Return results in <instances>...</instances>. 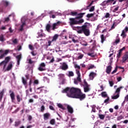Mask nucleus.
Masks as SVG:
<instances>
[{"instance_id": "1", "label": "nucleus", "mask_w": 128, "mask_h": 128, "mask_svg": "<svg viewBox=\"0 0 128 128\" xmlns=\"http://www.w3.org/2000/svg\"><path fill=\"white\" fill-rule=\"evenodd\" d=\"M66 96L68 98H78L80 100H84L86 96L82 92V90L78 88H74L72 87L70 90V94H67Z\"/></svg>"}, {"instance_id": "2", "label": "nucleus", "mask_w": 128, "mask_h": 128, "mask_svg": "<svg viewBox=\"0 0 128 128\" xmlns=\"http://www.w3.org/2000/svg\"><path fill=\"white\" fill-rule=\"evenodd\" d=\"M88 23L86 22L83 26L76 27V28L78 30V34H84L86 36H88L90 34V28H88Z\"/></svg>"}, {"instance_id": "3", "label": "nucleus", "mask_w": 128, "mask_h": 128, "mask_svg": "<svg viewBox=\"0 0 128 128\" xmlns=\"http://www.w3.org/2000/svg\"><path fill=\"white\" fill-rule=\"evenodd\" d=\"M70 26H74V24H82L84 20V19H80L78 20L77 18H70Z\"/></svg>"}, {"instance_id": "4", "label": "nucleus", "mask_w": 128, "mask_h": 128, "mask_svg": "<svg viewBox=\"0 0 128 128\" xmlns=\"http://www.w3.org/2000/svg\"><path fill=\"white\" fill-rule=\"evenodd\" d=\"M124 87L122 86H120L119 88H117L115 92V96L112 97V100H117V98H120V90H122V88H124Z\"/></svg>"}, {"instance_id": "5", "label": "nucleus", "mask_w": 128, "mask_h": 128, "mask_svg": "<svg viewBox=\"0 0 128 128\" xmlns=\"http://www.w3.org/2000/svg\"><path fill=\"white\" fill-rule=\"evenodd\" d=\"M83 86L84 92H88L90 90V86L88 84V82H86V80H84Z\"/></svg>"}, {"instance_id": "6", "label": "nucleus", "mask_w": 128, "mask_h": 128, "mask_svg": "<svg viewBox=\"0 0 128 128\" xmlns=\"http://www.w3.org/2000/svg\"><path fill=\"white\" fill-rule=\"evenodd\" d=\"M112 61L110 60V62L108 64V66L106 67V72L108 74H110V72H112Z\"/></svg>"}, {"instance_id": "7", "label": "nucleus", "mask_w": 128, "mask_h": 128, "mask_svg": "<svg viewBox=\"0 0 128 128\" xmlns=\"http://www.w3.org/2000/svg\"><path fill=\"white\" fill-rule=\"evenodd\" d=\"M128 60V52H126V54L123 56L122 59V62L123 64L124 62H126V60Z\"/></svg>"}, {"instance_id": "8", "label": "nucleus", "mask_w": 128, "mask_h": 128, "mask_svg": "<svg viewBox=\"0 0 128 128\" xmlns=\"http://www.w3.org/2000/svg\"><path fill=\"white\" fill-rule=\"evenodd\" d=\"M84 14H86L85 12L80 14L77 13V15L76 17V18H77L78 20H80V18H82L84 16Z\"/></svg>"}, {"instance_id": "9", "label": "nucleus", "mask_w": 128, "mask_h": 128, "mask_svg": "<svg viewBox=\"0 0 128 128\" xmlns=\"http://www.w3.org/2000/svg\"><path fill=\"white\" fill-rule=\"evenodd\" d=\"M50 118V114L49 112H46L44 114V120H48Z\"/></svg>"}, {"instance_id": "10", "label": "nucleus", "mask_w": 128, "mask_h": 128, "mask_svg": "<svg viewBox=\"0 0 128 128\" xmlns=\"http://www.w3.org/2000/svg\"><path fill=\"white\" fill-rule=\"evenodd\" d=\"M60 21H58L56 23L53 24L52 28V30H54L58 28L56 26H60Z\"/></svg>"}, {"instance_id": "11", "label": "nucleus", "mask_w": 128, "mask_h": 128, "mask_svg": "<svg viewBox=\"0 0 128 128\" xmlns=\"http://www.w3.org/2000/svg\"><path fill=\"white\" fill-rule=\"evenodd\" d=\"M76 74L78 75V77L76 80L79 82H82V78H80V72L79 70H77Z\"/></svg>"}, {"instance_id": "12", "label": "nucleus", "mask_w": 128, "mask_h": 128, "mask_svg": "<svg viewBox=\"0 0 128 128\" xmlns=\"http://www.w3.org/2000/svg\"><path fill=\"white\" fill-rule=\"evenodd\" d=\"M17 60V64L20 66V60H22V54H20L16 56Z\"/></svg>"}, {"instance_id": "13", "label": "nucleus", "mask_w": 128, "mask_h": 128, "mask_svg": "<svg viewBox=\"0 0 128 128\" xmlns=\"http://www.w3.org/2000/svg\"><path fill=\"white\" fill-rule=\"evenodd\" d=\"M67 109H68V112H70V114H72V112H74V109L72 106H70L68 105Z\"/></svg>"}, {"instance_id": "14", "label": "nucleus", "mask_w": 128, "mask_h": 128, "mask_svg": "<svg viewBox=\"0 0 128 128\" xmlns=\"http://www.w3.org/2000/svg\"><path fill=\"white\" fill-rule=\"evenodd\" d=\"M112 2H114V0H108L104 1L102 3V6H104L106 4H107Z\"/></svg>"}, {"instance_id": "15", "label": "nucleus", "mask_w": 128, "mask_h": 128, "mask_svg": "<svg viewBox=\"0 0 128 128\" xmlns=\"http://www.w3.org/2000/svg\"><path fill=\"white\" fill-rule=\"evenodd\" d=\"M12 63H10L8 66H7V68H6V72H8L10 70H12Z\"/></svg>"}, {"instance_id": "16", "label": "nucleus", "mask_w": 128, "mask_h": 128, "mask_svg": "<svg viewBox=\"0 0 128 128\" xmlns=\"http://www.w3.org/2000/svg\"><path fill=\"white\" fill-rule=\"evenodd\" d=\"M68 64H66L65 62H64L62 65V70H68Z\"/></svg>"}, {"instance_id": "17", "label": "nucleus", "mask_w": 128, "mask_h": 128, "mask_svg": "<svg viewBox=\"0 0 128 128\" xmlns=\"http://www.w3.org/2000/svg\"><path fill=\"white\" fill-rule=\"evenodd\" d=\"M72 88H68V87H67V88H66L65 89H64L62 90V92L63 93V94H64V92H66V94H68V92H69V90H70V89H71Z\"/></svg>"}, {"instance_id": "18", "label": "nucleus", "mask_w": 128, "mask_h": 128, "mask_svg": "<svg viewBox=\"0 0 128 128\" xmlns=\"http://www.w3.org/2000/svg\"><path fill=\"white\" fill-rule=\"evenodd\" d=\"M10 96L11 98V100L12 102H14V100H16V98H14V92H12V90H11V94H10Z\"/></svg>"}, {"instance_id": "19", "label": "nucleus", "mask_w": 128, "mask_h": 128, "mask_svg": "<svg viewBox=\"0 0 128 128\" xmlns=\"http://www.w3.org/2000/svg\"><path fill=\"white\" fill-rule=\"evenodd\" d=\"M100 38H101V42L102 44H103V42H104V41L106 40V38L104 36V34H102L100 35Z\"/></svg>"}, {"instance_id": "20", "label": "nucleus", "mask_w": 128, "mask_h": 128, "mask_svg": "<svg viewBox=\"0 0 128 128\" xmlns=\"http://www.w3.org/2000/svg\"><path fill=\"white\" fill-rule=\"evenodd\" d=\"M2 4L4 5V6H6V8L8 6V5L10 4V2L6 0H2Z\"/></svg>"}, {"instance_id": "21", "label": "nucleus", "mask_w": 128, "mask_h": 128, "mask_svg": "<svg viewBox=\"0 0 128 128\" xmlns=\"http://www.w3.org/2000/svg\"><path fill=\"white\" fill-rule=\"evenodd\" d=\"M58 76L60 82L64 78V74H60Z\"/></svg>"}, {"instance_id": "22", "label": "nucleus", "mask_w": 128, "mask_h": 128, "mask_svg": "<svg viewBox=\"0 0 128 128\" xmlns=\"http://www.w3.org/2000/svg\"><path fill=\"white\" fill-rule=\"evenodd\" d=\"M50 24H46V30H47V32H50Z\"/></svg>"}, {"instance_id": "23", "label": "nucleus", "mask_w": 128, "mask_h": 128, "mask_svg": "<svg viewBox=\"0 0 128 128\" xmlns=\"http://www.w3.org/2000/svg\"><path fill=\"white\" fill-rule=\"evenodd\" d=\"M4 90H2V92H0V100H2V97L4 96Z\"/></svg>"}, {"instance_id": "24", "label": "nucleus", "mask_w": 128, "mask_h": 128, "mask_svg": "<svg viewBox=\"0 0 128 128\" xmlns=\"http://www.w3.org/2000/svg\"><path fill=\"white\" fill-rule=\"evenodd\" d=\"M101 96L102 98H108V94H106V92H104L101 93Z\"/></svg>"}, {"instance_id": "25", "label": "nucleus", "mask_w": 128, "mask_h": 128, "mask_svg": "<svg viewBox=\"0 0 128 128\" xmlns=\"http://www.w3.org/2000/svg\"><path fill=\"white\" fill-rule=\"evenodd\" d=\"M58 38V34H56L52 38V42H56L57 38Z\"/></svg>"}, {"instance_id": "26", "label": "nucleus", "mask_w": 128, "mask_h": 128, "mask_svg": "<svg viewBox=\"0 0 128 128\" xmlns=\"http://www.w3.org/2000/svg\"><path fill=\"white\" fill-rule=\"evenodd\" d=\"M88 56H91V58H94L96 56V54H94V52H93L92 53H88Z\"/></svg>"}, {"instance_id": "27", "label": "nucleus", "mask_w": 128, "mask_h": 128, "mask_svg": "<svg viewBox=\"0 0 128 128\" xmlns=\"http://www.w3.org/2000/svg\"><path fill=\"white\" fill-rule=\"evenodd\" d=\"M22 82L24 86H26V84H28L27 80L24 79V77L22 78Z\"/></svg>"}, {"instance_id": "28", "label": "nucleus", "mask_w": 128, "mask_h": 128, "mask_svg": "<svg viewBox=\"0 0 128 128\" xmlns=\"http://www.w3.org/2000/svg\"><path fill=\"white\" fill-rule=\"evenodd\" d=\"M16 97L18 102H20V100H22V98H20V96L19 94L16 95Z\"/></svg>"}, {"instance_id": "29", "label": "nucleus", "mask_w": 128, "mask_h": 128, "mask_svg": "<svg viewBox=\"0 0 128 128\" xmlns=\"http://www.w3.org/2000/svg\"><path fill=\"white\" fill-rule=\"evenodd\" d=\"M70 14L72 16H78V12H72Z\"/></svg>"}, {"instance_id": "30", "label": "nucleus", "mask_w": 128, "mask_h": 128, "mask_svg": "<svg viewBox=\"0 0 128 128\" xmlns=\"http://www.w3.org/2000/svg\"><path fill=\"white\" fill-rule=\"evenodd\" d=\"M50 124H52V126H54L56 124V120L52 119L50 120Z\"/></svg>"}, {"instance_id": "31", "label": "nucleus", "mask_w": 128, "mask_h": 128, "mask_svg": "<svg viewBox=\"0 0 128 128\" xmlns=\"http://www.w3.org/2000/svg\"><path fill=\"white\" fill-rule=\"evenodd\" d=\"M10 56H7L5 58V60H4V62H6L7 64L10 62Z\"/></svg>"}, {"instance_id": "32", "label": "nucleus", "mask_w": 128, "mask_h": 128, "mask_svg": "<svg viewBox=\"0 0 128 128\" xmlns=\"http://www.w3.org/2000/svg\"><path fill=\"white\" fill-rule=\"evenodd\" d=\"M42 88L40 87L37 88V94H40L42 92Z\"/></svg>"}, {"instance_id": "33", "label": "nucleus", "mask_w": 128, "mask_h": 128, "mask_svg": "<svg viewBox=\"0 0 128 128\" xmlns=\"http://www.w3.org/2000/svg\"><path fill=\"white\" fill-rule=\"evenodd\" d=\"M121 36H122V38H126V31L124 30H122L121 34Z\"/></svg>"}, {"instance_id": "34", "label": "nucleus", "mask_w": 128, "mask_h": 128, "mask_svg": "<svg viewBox=\"0 0 128 128\" xmlns=\"http://www.w3.org/2000/svg\"><path fill=\"white\" fill-rule=\"evenodd\" d=\"M74 68H77V70H76V72H77V70H80V66H78V65L76 64H74Z\"/></svg>"}, {"instance_id": "35", "label": "nucleus", "mask_w": 128, "mask_h": 128, "mask_svg": "<svg viewBox=\"0 0 128 128\" xmlns=\"http://www.w3.org/2000/svg\"><path fill=\"white\" fill-rule=\"evenodd\" d=\"M74 76V72L72 71H69L68 72V75L69 76Z\"/></svg>"}, {"instance_id": "36", "label": "nucleus", "mask_w": 128, "mask_h": 128, "mask_svg": "<svg viewBox=\"0 0 128 128\" xmlns=\"http://www.w3.org/2000/svg\"><path fill=\"white\" fill-rule=\"evenodd\" d=\"M20 124V121H17L15 122L14 126H18Z\"/></svg>"}, {"instance_id": "37", "label": "nucleus", "mask_w": 128, "mask_h": 128, "mask_svg": "<svg viewBox=\"0 0 128 128\" xmlns=\"http://www.w3.org/2000/svg\"><path fill=\"white\" fill-rule=\"evenodd\" d=\"M7 64H8V63L4 60H3V61H2V62H0V66H2V65L4 66V65Z\"/></svg>"}, {"instance_id": "38", "label": "nucleus", "mask_w": 128, "mask_h": 128, "mask_svg": "<svg viewBox=\"0 0 128 128\" xmlns=\"http://www.w3.org/2000/svg\"><path fill=\"white\" fill-rule=\"evenodd\" d=\"M44 110H46V108L43 105V106H41V108H40V112H44Z\"/></svg>"}, {"instance_id": "39", "label": "nucleus", "mask_w": 128, "mask_h": 128, "mask_svg": "<svg viewBox=\"0 0 128 128\" xmlns=\"http://www.w3.org/2000/svg\"><path fill=\"white\" fill-rule=\"evenodd\" d=\"M90 77L94 78V72H92L90 74Z\"/></svg>"}, {"instance_id": "40", "label": "nucleus", "mask_w": 128, "mask_h": 128, "mask_svg": "<svg viewBox=\"0 0 128 128\" xmlns=\"http://www.w3.org/2000/svg\"><path fill=\"white\" fill-rule=\"evenodd\" d=\"M58 106L60 108H62V110H64V106H62V105L60 104H58Z\"/></svg>"}, {"instance_id": "41", "label": "nucleus", "mask_w": 128, "mask_h": 128, "mask_svg": "<svg viewBox=\"0 0 128 128\" xmlns=\"http://www.w3.org/2000/svg\"><path fill=\"white\" fill-rule=\"evenodd\" d=\"M99 118L100 120H104V115L99 114Z\"/></svg>"}, {"instance_id": "42", "label": "nucleus", "mask_w": 128, "mask_h": 128, "mask_svg": "<svg viewBox=\"0 0 128 128\" xmlns=\"http://www.w3.org/2000/svg\"><path fill=\"white\" fill-rule=\"evenodd\" d=\"M0 42H4V35H1L0 36Z\"/></svg>"}, {"instance_id": "43", "label": "nucleus", "mask_w": 128, "mask_h": 128, "mask_svg": "<svg viewBox=\"0 0 128 128\" xmlns=\"http://www.w3.org/2000/svg\"><path fill=\"white\" fill-rule=\"evenodd\" d=\"M28 47L30 50H34V46H32V44H29Z\"/></svg>"}, {"instance_id": "44", "label": "nucleus", "mask_w": 128, "mask_h": 128, "mask_svg": "<svg viewBox=\"0 0 128 128\" xmlns=\"http://www.w3.org/2000/svg\"><path fill=\"white\" fill-rule=\"evenodd\" d=\"M120 56H122V52H119L118 54H117L116 58L118 60Z\"/></svg>"}, {"instance_id": "45", "label": "nucleus", "mask_w": 128, "mask_h": 128, "mask_svg": "<svg viewBox=\"0 0 128 128\" xmlns=\"http://www.w3.org/2000/svg\"><path fill=\"white\" fill-rule=\"evenodd\" d=\"M92 16H94V14H88L86 15V17L88 18H92Z\"/></svg>"}, {"instance_id": "46", "label": "nucleus", "mask_w": 128, "mask_h": 128, "mask_svg": "<svg viewBox=\"0 0 128 128\" xmlns=\"http://www.w3.org/2000/svg\"><path fill=\"white\" fill-rule=\"evenodd\" d=\"M110 101V97L108 96L107 98L104 100V104H108V102Z\"/></svg>"}, {"instance_id": "47", "label": "nucleus", "mask_w": 128, "mask_h": 128, "mask_svg": "<svg viewBox=\"0 0 128 128\" xmlns=\"http://www.w3.org/2000/svg\"><path fill=\"white\" fill-rule=\"evenodd\" d=\"M6 54L4 53H3L0 56V60H2V58H4L6 56Z\"/></svg>"}, {"instance_id": "48", "label": "nucleus", "mask_w": 128, "mask_h": 128, "mask_svg": "<svg viewBox=\"0 0 128 128\" xmlns=\"http://www.w3.org/2000/svg\"><path fill=\"white\" fill-rule=\"evenodd\" d=\"M38 70L40 72H44V70H45L44 68L40 66L38 68Z\"/></svg>"}, {"instance_id": "49", "label": "nucleus", "mask_w": 128, "mask_h": 128, "mask_svg": "<svg viewBox=\"0 0 128 128\" xmlns=\"http://www.w3.org/2000/svg\"><path fill=\"white\" fill-rule=\"evenodd\" d=\"M84 58V54H81L78 56V60H82V58Z\"/></svg>"}, {"instance_id": "50", "label": "nucleus", "mask_w": 128, "mask_h": 128, "mask_svg": "<svg viewBox=\"0 0 128 128\" xmlns=\"http://www.w3.org/2000/svg\"><path fill=\"white\" fill-rule=\"evenodd\" d=\"M34 63V61L32 60V59H29L28 60V64H32Z\"/></svg>"}, {"instance_id": "51", "label": "nucleus", "mask_w": 128, "mask_h": 128, "mask_svg": "<svg viewBox=\"0 0 128 128\" xmlns=\"http://www.w3.org/2000/svg\"><path fill=\"white\" fill-rule=\"evenodd\" d=\"M118 72V67H116L114 70H113L112 72V74H116Z\"/></svg>"}, {"instance_id": "52", "label": "nucleus", "mask_w": 128, "mask_h": 128, "mask_svg": "<svg viewBox=\"0 0 128 128\" xmlns=\"http://www.w3.org/2000/svg\"><path fill=\"white\" fill-rule=\"evenodd\" d=\"M60 82H61V84H64L66 82V79H64H64L61 80Z\"/></svg>"}, {"instance_id": "53", "label": "nucleus", "mask_w": 128, "mask_h": 128, "mask_svg": "<svg viewBox=\"0 0 128 128\" xmlns=\"http://www.w3.org/2000/svg\"><path fill=\"white\" fill-rule=\"evenodd\" d=\"M122 118H124V116H120L118 117L117 120H122Z\"/></svg>"}, {"instance_id": "54", "label": "nucleus", "mask_w": 128, "mask_h": 128, "mask_svg": "<svg viewBox=\"0 0 128 128\" xmlns=\"http://www.w3.org/2000/svg\"><path fill=\"white\" fill-rule=\"evenodd\" d=\"M120 8V6H118L116 8H115L114 10H113V12H118V8Z\"/></svg>"}, {"instance_id": "55", "label": "nucleus", "mask_w": 128, "mask_h": 128, "mask_svg": "<svg viewBox=\"0 0 128 128\" xmlns=\"http://www.w3.org/2000/svg\"><path fill=\"white\" fill-rule=\"evenodd\" d=\"M40 66L42 68H46V64L44 62H42L40 64Z\"/></svg>"}, {"instance_id": "56", "label": "nucleus", "mask_w": 128, "mask_h": 128, "mask_svg": "<svg viewBox=\"0 0 128 128\" xmlns=\"http://www.w3.org/2000/svg\"><path fill=\"white\" fill-rule=\"evenodd\" d=\"M109 84H110V86H114V81L109 80Z\"/></svg>"}, {"instance_id": "57", "label": "nucleus", "mask_w": 128, "mask_h": 128, "mask_svg": "<svg viewBox=\"0 0 128 128\" xmlns=\"http://www.w3.org/2000/svg\"><path fill=\"white\" fill-rule=\"evenodd\" d=\"M126 50V47H123L119 50V52H121V54H122V50Z\"/></svg>"}, {"instance_id": "58", "label": "nucleus", "mask_w": 128, "mask_h": 128, "mask_svg": "<svg viewBox=\"0 0 128 128\" xmlns=\"http://www.w3.org/2000/svg\"><path fill=\"white\" fill-rule=\"evenodd\" d=\"M94 6H92L90 8V10H89V12H94Z\"/></svg>"}, {"instance_id": "59", "label": "nucleus", "mask_w": 128, "mask_h": 128, "mask_svg": "<svg viewBox=\"0 0 128 128\" xmlns=\"http://www.w3.org/2000/svg\"><path fill=\"white\" fill-rule=\"evenodd\" d=\"M120 42V40L119 38H118V39H116V40H115V44H118V43Z\"/></svg>"}, {"instance_id": "60", "label": "nucleus", "mask_w": 128, "mask_h": 128, "mask_svg": "<svg viewBox=\"0 0 128 128\" xmlns=\"http://www.w3.org/2000/svg\"><path fill=\"white\" fill-rule=\"evenodd\" d=\"M94 68V66L92 65V64H91L88 67V70H92V68Z\"/></svg>"}, {"instance_id": "61", "label": "nucleus", "mask_w": 128, "mask_h": 128, "mask_svg": "<svg viewBox=\"0 0 128 128\" xmlns=\"http://www.w3.org/2000/svg\"><path fill=\"white\" fill-rule=\"evenodd\" d=\"M31 54H32V56H36L37 54L34 52V51H32L31 52Z\"/></svg>"}, {"instance_id": "62", "label": "nucleus", "mask_w": 128, "mask_h": 128, "mask_svg": "<svg viewBox=\"0 0 128 128\" xmlns=\"http://www.w3.org/2000/svg\"><path fill=\"white\" fill-rule=\"evenodd\" d=\"M13 44H18V39L15 38L13 41H12Z\"/></svg>"}, {"instance_id": "63", "label": "nucleus", "mask_w": 128, "mask_h": 128, "mask_svg": "<svg viewBox=\"0 0 128 128\" xmlns=\"http://www.w3.org/2000/svg\"><path fill=\"white\" fill-rule=\"evenodd\" d=\"M9 52H10V50H5V51H4V54H5V55L6 56V54H8Z\"/></svg>"}, {"instance_id": "64", "label": "nucleus", "mask_w": 128, "mask_h": 128, "mask_svg": "<svg viewBox=\"0 0 128 128\" xmlns=\"http://www.w3.org/2000/svg\"><path fill=\"white\" fill-rule=\"evenodd\" d=\"M122 80V78L121 76L118 77L117 78L118 82H120V80Z\"/></svg>"}]
</instances>
